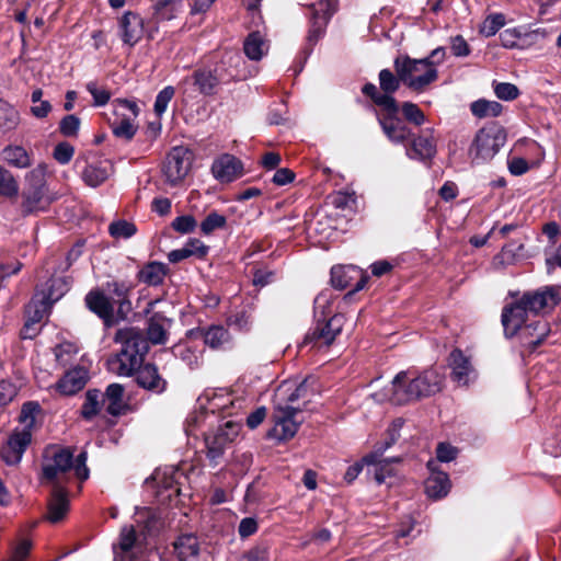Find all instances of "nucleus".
<instances>
[{
  "label": "nucleus",
  "instance_id": "6",
  "mask_svg": "<svg viewBox=\"0 0 561 561\" xmlns=\"http://www.w3.org/2000/svg\"><path fill=\"white\" fill-rule=\"evenodd\" d=\"M193 162V153L190 149L179 146L167 154L162 172L165 182L171 186L180 184L188 174Z\"/></svg>",
  "mask_w": 561,
  "mask_h": 561
},
{
  "label": "nucleus",
  "instance_id": "1",
  "mask_svg": "<svg viewBox=\"0 0 561 561\" xmlns=\"http://www.w3.org/2000/svg\"><path fill=\"white\" fill-rule=\"evenodd\" d=\"M445 58L443 47L435 48L428 57L414 59L408 55H400L393 61L394 71L402 79V83L416 92H423L431 83L437 80L436 66Z\"/></svg>",
  "mask_w": 561,
  "mask_h": 561
},
{
  "label": "nucleus",
  "instance_id": "48",
  "mask_svg": "<svg viewBox=\"0 0 561 561\" xmlns=\"http://www.w3.org/2000/svg\"><path fill=\"white\" fill-rule=\"evenodd\" d=\"M363 94L370 98L371 101L382 110H391L396 111V99L393 96L383 95L382 92H379L377 87L374 83H366L362 88Z\"/></svg>",
  "mask_w": 561,
  "mask_h": 561
},
{
  "label": "nucleus",
  "instance_id": "10",
  "mask_svg": "<svg viewBox=\"0 0 561 561\" xmlns=\"http://www.w3.org/2000/svg\"><path fill=\"white\" fill-rule=\"evenodd\" d=\"M115 106V113L121 118L111 124L112 131L117 138L130 140L138 129L134 119L139 114V107L135 102L128 100H116Z\"/></svg>",
  "mask_w": 561,
  "mask_h": 561
},
{
  "label": "nucleus",
  "instance_id": "29",
  "mask_svg": "<svg viewBox=\"0 0 561 561\" xmlns=\"http://www.w3.org/2000/svg\"><path fill=\"white\" fill-rule=\"evenodd\" d=\"M88 378V371L84 368H75L58 380L55 389L62 396H72L85 386Z\"/></svg>",
  "mask_w": 561,
  "mask_h": 561
},
{
  "label": "nucleus",
  "instance_id": "13",
  "mask_svg": "<svg viewBox=\"0 0 561 561\" xmlns=\"http://www.w3.org/2000/svg\"><path fill=\"white\" fill-rule=\"evenodd\" d=\"M87 308L103 320L104 325L110 328L113 327L118 319L117 313H114V305L107 295L100 290H90L84 298Z\"/></svg>",
  "mask_w": 561,
  "mask_h": 561
},
{
  "label": "nucleus",
  "instance_id": "3",
  "mask_svg": "<svg viewBox=\"0 0 561 561\" xmlns=\"http://www.w3.org/2000/svg\"><path fill=\"white\" fill-rule=\"evenodd\" d=\"M506 142L503 127L490 124L479 129L469 147L468 154L473 164L492 160Z\"/></svg>",
  "mask_w": 561,
  "mask_h": 561
},
{
  "label": "nucleus",
  "instance_id": "20",
  "mask_svg": "<svg viewBox=\"0 0 561 561\" xmlns=\"http://www.w3.org/2000/svg\"><path fill=\"white\" fill-rule=\"evenodd\" d=\"M211 173L216 180L229 183L243 174V164L234 156L225 153L213 162Z\"/></svg>",
  "mask_w": 561,
  "mask_h": 561
},
{
  "label": "nucleus",
  "instance_id": "54",
  "mask_svg": "<svg viewBox=\"0 0 561 561\" xmlns=\"http://www.w3.org/2000/svg\"><path fill=\"white\" fill-rule=\"evenodd\" d=\"M244 400L242 399H232L230 394L225 396H215L211 400V405L214 409L219 410L222 413L231 415L236 409H241Z\"/></svg>",
  "mask_w": 561,
  "mask_h": 561
},
{
  "label": "nucleus",
  "instance_id": "41",
  "mask_svg": "<svg viewBox=\"0 0 561 561\" xmlns=\"http://www.w3.org/2000/svg\"><path fill=\"white\" fill-rule=\"evenodd\" d=\"M267 49V44L260 32L250 33L243 44L244 54L251 60L262 59Z\"/></svg>",
  "mask_w": 561,
  "mask_h": 561
},
{
  "label": "nucleus",
  "instance_id": "43",
  "mask_svg": "<svg viewBox=\"0 0 561 561\" xmlns=\"http://www.w3.org/2000/svg\"><path fill=\"white\" fill-rule=\"evenodd\" d=\"M174 551L180 561H187L190 558L197 557L199 552L198 540L193 535H183L174 542Z\"/></svg>",
  "mask_w": 561,
  "mask_h": 561
},
{
  "label": "nucleus",
  "instance_id": "46",
  "mask_svg": "<svg viewBox=\"0 0 561 561\" xmlns=\"http://www.w3.org/2000/svg\"><path fill=\"white\" fill-rule=\"evenodd\" d=\"M228 324L239 331L248 332L253 324V307L245 305L236 310L227 320Z\"/></svg>",
  "mask_w": 561,
  "mask_h": 561
},
{
  "label": "nucleus",
  "instance_id": "17",
  "mask_svg": "<svg viewBox=\"0 0 561 561\" xmlns=\"http://www.w3.org/2000/svg\"><path fill=\"white\" fill-rule=\"evenodd\" d=\"M31 439L32 434L28 430L13 432L0 449L1 459L9 466L18 465Z\"/></svg>",
  "mask_w": 561,
  "mask_h": 561
},
{
  "label": "nucleus",
  "instance_id": "16",
  "mask_svg": "<svg viewBox=\"0 0 561 561\" xmlns=\"http://www.w3.org/2000/svg\"><path fill=\"white\" fill-rule=\"evenodd\" d=\"M386 113L380 115L377 114V121L387 136V138L394 144H403L410 136V129L402 123L398 117L399 105L396 103V111L383 110Z\"/></svg>",
  "mask_w": 561,
  "mask_h": 561
},
{
  "label": "nucleus",
  "instance_id": "37",
  "mask_svg": "<svg viewBox=\"0 0 561 561\" xmlns=\"http://www.w3.org/2000/svg\"><path fill=\"white\" fill-rule=\"evenodd\" d=\"M2 159L11 167L26 169L32 165L30 152L22 146L9 145L2 150Z\"/></svg>",
  "mask_w": 561,
  "mask_h": 561
},
{
  "label": "nucleus",
  "instance_id": "28",
  "mask_svg": "<svg viewBox=\"0 0 561 561\" xmlns=\"http://www.w3.org/2000/svg\"><path fill=\"white\" fill-rule=\"evenodd\" d=\"M444 377L435 369H427L416 377H412L417 400L433 396L442 390Z\"/></svg>",
  "mask_w": 561,
  "mask_h": 561
},
{
  "label": "nucleus",
  "instance_id": "14",
  "mask_svg": "<svg viewBox=\"0 0 561 561\" xmlns=\"http://www.w3.org/2000/svg\"><path fill=\"white\" fill-rule=\"evenodd\" d=\"M226 428H218L215 433L209 434L205 438L207 448V458L211 463L217 465L225 453V449L237 435L236 425L231 422L226 423Z\"/></svg>",
  "mask_w": 561,
  "mask_h": 561
},
{
  "label": "nucleus",
  "instance_id": "57",
  "mask_svg": "<svg viewBox=\"0 0 561 561\" xmlns=\"http://www.w3.org/2000/svg\"><path fill=\"white\" fill-rule=\"evenodd\" d=\"M227 225V218L217 211H210L201 224L202 233L209 236L217 229H222Z\"/></svg>",
  "mask_w": 561,
  "mask_h": 561
},
{
  "label": "nucleus",
  "instance_id": "35",
  "mask_svg": "<svg viewBox=\"0 0 561 561\" xmlns=\"http://www.w3.org/2000/svg\"><path fill=\"white\" fill-rule=\"evenodd\" d=\"M378 454H371L366 456L363 461L367 465H374V478L378 484L386 483L388 479L397 476L394 468L396 463L401 461L400 458H391L381 461H377Z\"/></svg>",
  "mask_w": 561,
  "mask_h": 561
},
{
  "label": "nucleus",
  "instance_id": "32",
  "mask_svg": "<svg viewBox=\"0 0 561 561\" xmlns=\"http://www.w3.org/2000/svg\"><path fill=\"white\" fill-rule=\"evenodd\" d=\"M48 512L46 515L47 520L50 523H58L65 518L69 511V500L67 492L60 488L55 486L47 505Z\"/></svg>",
  "mask_w": 561,
  "mask_h": 561
},
{
  "label": "nucleus",
  "instance_id": "61",
  "mask_svg": "<svg viewBox=\"0 0 561 561\" xmlns=\"http://www.w3.org/2000/svg\"><path fill=\"white\" fill-rule=\"evenodd\" d=\"M80 118L73 114L66 115L59 123V131L65 137H77L80 128Z\"/></svg>",
  "mask_w": 561,
  "mask_h": 561
},
{
  "label": "nucleus",
  "instance_id": "19",
  "mask_svg": "<svg viewBox=\"0 0 561 561\" xmlns=\"http://www.w3.org/2000/svg\"><path fill=\"white\" fill-rule=\"evenodd\" d=\"M130 285L126 282L112 280L104 285L102 291L110 297L113 305L117 306L118 319L125 320L131 311V302L129 300Z\"/></svg>",
  "mask_w": 561,
  "mask_h": 561
},
{
  "label": "nucleus",
  "instance_id": "25",
  "mask_svg": "<svg viewBox=\"0 0 561 561\" xmlns=\"http://www.w3.org/2000/svg\"><path fill=\"white\" fill-rule=\"evenodd\" d=\"M53 199L47 195V188L26 187L22 193L21 211L28 216L45 210Z\"/></svg>",
  "mask_w": 561,
  "mask_h": 561
},
{
  "label": "nucleus",
  "instance_id": "30",
  "mask_svg": "<svg viewBox=\"0 0 561 561\" xmlns=\"http://www.w3.org/2000/svg\"><path fill=\"white\" fill-rule=\"evenodd\" d=\"M408 153L410 158L431 160L436 154V141L432 130L425 129L417 137L413 138Z\"/></svg>",
  "mask_w": 561,
  "mask_h": 561
},
{
  "label": "nucleus",
  "instance_id": "55",
  "mask_svg": "<svg viewBox=\"0 0 561 561\" xmlns=\"http://www.w3.org/2000/svg\"><path fill=\"white\" fill-rule=\"evenodd\" d=\"M138 515H139L138 523L144 524V528L147 530V533L149 535L158 531L159 528L162 526V520L154 510L146 507V508H142L138 513Z\"/></svg>",
  "mask_w": 561,
  "mask_h": 561
},
{
  "label": "nucleus",
  "instance_id": "42",
  "mask_svg": "<svg viewBox=\"0 0 561 561\" xmlns=\"http://www.w3.org/2000/svg\"><path fill=\"white\" fill-rule=\"evenodd\" d=\"M168 267L160 262H150L146 264L139 272V279L150 286L160 285L165 275Z\"/></svg>",
  "mask_w": 561,
  "mask_h": 561
},
{
  "label": "nucleus",
  "instance_id": "11",
  "mask_svg": "<svg viewBox=\"0 0 561 561\" xmlns=\"http://www.w3.org/2000/svg\"><path fill=\"white\" fill-rule=\"evenodd\" d=\"M368 280V276L354 265H336L331 268V284L336 289L352 287L348 295L362 290Z\"/></svg>",
  "mask_w": 561,
  "mask_h": 561
},
{
  "label": "nucleus",
  "instance_id": "62",
  "mask_svg": "<svg viewBox=\"0 0 561 561\" xmlns=\"http://www.w3.org/2000/svg\"><path fill=\"white\" fill-rule=\"evenodd\" d=\"M46 165L38 164L36 168L31 170L26 176L27 187L30 188H47L45 182Z\"/></svg>",
  "mask_w": 561,
  "mask_h": 561
},
{
  "label": "nucleus",
  "instance_id": "59",
  "mask_svg": "<svg viewBox=\"0 0 561 561\" xmlns=\"http://www.w3.org/2000/svg\"><path fill=\"white\" fill-rule=\"evenodd\" d=\"M39 411L41 407L35 401H28L22 405L20 421L25 424V430L31 432V428L35 424L36 415L39 413Z\"/></svg>",
  "mask_w": 561,
  "mask_h": 561
},
{
  "label": "nucleus",
  "instance_id": "4",
  "mask_svg": "<svg viewBox=\"0 0 561 561\" xmlns=\"http://www.w3.org/2000/svg\"><path fill=\"white\" fill-rule=\"evenodd\" d=\"M87 458L85 451H81L77 458L73 459V454L69 449H54L51 457L43 467L44 477L48 480H56L70 469H73L80 480H87L89 478Z\"/></svg>",
  "mask_w": 561,
  "mask_h": 561
},
{
  "label": "nucleus",
  "instance_id": "52",
  "mask_svg": "<svg viewBox=\"0 0 561 561\" xmlns=\"http://www.w3.org/2000/svg\"><path fill=\"white\" fill-rule=\"evenodd\" d=\"M505 25V15L503 13H493L488 15L480 25V34L485 37L495 35L500 28Z\"/></svg>",
  "mask_w": 561,
  "mask_h": 561
},
{
  "label": "nucleus",
  "instance_id": "45",
  "mask_svg": "<svg viewBox=\"0 0 561 561\" xmlns=\"http://www.w3.org/2000/svg\"><path fill=\"white\" fill-rule=\"evenodd\" d=\"M172 352L175 357L180 358L191 369L199 367L202 363V352L197 347L187 343H179L173 346Z\"/></svg>",
  "mask_w": 561,
  "mask_h": 561
},
{
  "label": "nucleus",
  "instance_id": "36",
  "mask_svg": "<svg viewBox=\"0 0 561 561\" xmlns=\"http://www.w3.org/2000/svg\"><path fill=\"white\" fill-rule=\"evenodd\" d=\"M125 388L121 383H111L102 396L106 403V412L113 416L123 414L127 408L124 401Z\"/></svg>",
  "mask_w": 561,
  "mask_h": 561
},
{
  "label": "nucleus",
  "instance_id": "15",
  "mask_svg": "<svg viewBox=\"0 0 561 561\" xmlns=\"http://www.w3.org/2000/svg\"><path fill=\"white\" fill-rule=\"evenodd\" d=\"M520 299L531 314H539L546 309H552L560 301L558 290L550 286L534 291H526Z\"/></svg>",
  "mask_w": 561,
  "mask_h": 561
},
{
  "label": "nucleus",
  "instance_id": "39",
  "mask_svg": "<svg viewBox=\"0 0 561 561\" xmlns=\"http://www.w3.org/2000/svg\"><path fill=\"white\" fill-rule=\"evenodd\" d=\"M69 290V284L64 277H51L44 289L37 291L39 297L48 305L53 306Z\"/></svg>",
  "mask_w": 561,
  "mask_h": 561
},
{
  "label": "nucleus",
  "instance_id": "63",
  "mask_svg": "<svg viewBox=\"0 0 561 561\" xmlns=\"http://www.w3.org/2000/svg\"><path fill=\"white\" fill-rule=\"evenodd\" d=\"M401 110L408 122L413 123L416 126H420L425 122V115L416 104L412 102H404Z\"/></svg>",
  "mask_w": 561,
  "mask_h": 561
},
{
  "label": "nucleus",
  "instance_id": "27",
  "mask_svg": "<svg viewBox=\"0 0 561 561\" xmlns=\"http://www.w3.org/2000/svg\"><path fill=\"white\" fill-rule=\"evenodd\" d=\"M172 322V319L165 317L162 312H154L148 319L146 336L148 344H165L169 339V330Z\"/></svg>",
  "mask_w": 561,
  "mask_h": 561
},
{
  "label": "nucleus",
  "instance_id": "58",
  "mask_svg": "<svg viewBox=\"0 0 561 561\" xmlns=\"http://www.w3.org/2000/svg\"><path fill=\"white\" fill-rule=\"evenodd\" d=\"M108 232L113 238L128 239L137 232V228L133 222L126 220H117L110 225Z\"/></svg>",
  "mask_w": 561,
  "mask_h": 561
},
{
  "label": "nucleus",
  "instance_id": "53",
  "mask_svg": "<svg viewBox=\"0 0 561 561\" xmlns=\"http://www.w3.org/2000/svg\"><path fill=\"white\" fill-rule=\"evenodd\" d=\"M19 193V184L13 174L0 165V195L15 197Z\"/></svg>",
  "mask_w": 561,
  "mask_h": 561
},
{
  "label": "nucleus",
  "instance_id": "50",
  "mask_svg": "<svg viewBox=\"0 0 561 561\" xmlns=\"http://www.w3.org/2000/svg\"><path fill=\"white\" fill-rule=\"evenodd\" d=\"M50 308L51 306L44 301L39 294H35L26 307V319L37 325Z\"/></svg>",
  "mask_w": 561,
  "mask_h": 561
},
{
  "label": "nucleus",
  "instance_id": "7",
  "mask_svg": "<svg viewBox=\"0 0 561 561\" xmlns=\"http://www.w3.org/2000/svg\"><path fill=\"white\" fill-rule=\"evenodd\" d=\"M310 27L307 44L311 49L324 35L327 25L337 8V0H319L311 7Z\"/></svg>",
  "mask_w": 561,
  "mask_h": 561
},
{
  "label": "nucleus",
  "instance_id": "9",
  "mask_svg": "<svg viewBox=\"0 0 561 561\" xmlns=\"http://www.w3.org/2000/svg\"><path fill=\"white\" fill-rule=\"evenodd\" d=\"M300 412L299 407H274L273 419L275 425L270 433L271 436L279 440L293 438L302 422V419L298 417Z\"/></svg>",
  "mask_w": 561,
  "mask_h": 561
},
{
  "label": "nucleus",
  "instance_id": "5",
  "mask_svg": "<svg viewBox=\"0 0 561 561\" xmlns=\"http://www.w3.org/2000/svg\"><path fill=\"white\" fill-rule=\"evenodd\" d=\"M325 306L320 305V300H316L314 317L317 323L314 328L306 335L304 343H319L323 345H330L339 335L344 325V316L335 313L329 319H325L324 314Z\"/></svg>",
  "mask_w": 561,
  "mask_h": 561
},
{
  "label": "nucleus",
  "instance_id": "56",
  "mask_svg": "<svg viewBox=\"0 0 561 561\" xmlns=\"http://www.w3.org/2000/svg\"><path fill=\"white\" fill-rule=\"evenodd\" d=\"M402 426L403 420L396 419L387 431V439L383 443H380L376 446L375 453L378 455H382L388 448H390L400 438V430L402 428Z\"/></svg>",
  "mask_w": 561,
  "mask_h": 561
},
{
  "label": "nucleus",
  "instance_id": "2",
  "mask_svg": "<svg viewBox=\"0 0 561 561\" xmlns=\"http://www.w3.org/2000/svg\"><path fill=\"white\" fill-rule=\"evenodd\" d=\"M114 341L121 345V350L112 362L113 369L119 376H133L149 351L148 340L141 329L124 327L116 331Z\"/></svg>",
  "mask_w": 561,
  "mask_h": 561
},
{
  "label": "nucleus",
  "instance_id": "34",
  "mask_svg": "<svg viewBox=\"0 0 561 561\" xmlns=\"http://www.w3.org/2000/svg\"><path fill=\"white\" fill-rule=\"evenodd\" d=\"M111 172V163L103 160L87 164L81 172V176L87 185L96 187L108 179Z\"/></svg>",
  "mask_w": 561,
  "mask_h": 561
},
{
  "label": "nucleus",
  "instance_id": "49",
  "mask_svg": "<svg viewBox=\"0 0 561 561\" xmlns=\"http://www.w3.org/2000/svg\"><path fill=\"white\" fill-rule=\"evenodd\" d=\"M19 123V112L11 104L0 99V130H13L16 128Z\"/></svg>",
  "mask_w": 561,
  "mask_h": 561
},
{
  "label": "nucleus",
  "instance_id": "21",
  "mask_svg": "<svg viewBox=\"0 0 561 561\" xmlns=\"http://www.w3.org/2000/svg\"><path fill=\"white\" fill-rule=\"evenodd\" d=\"M118 25L122 41L130 47L135 46L144 36V19L135 12H125L119 19Z\"/></svg>",
  "mask_w": 561,
  "mask_h": 561
},
{
  "label": "nucleus",
  "instance_id": "47",
  "mask_svg": "<svg viewBox=\"0 0 561 561\" xmlns=\"http://www.w3.org/2000/svg\"><path fill=\"white\" fill-rule=\"evenodd\" d=\"M472 114L479 118L496 117L503 111V105L496 101L480 99L470 105Z\"/></svg>",
  "mask_w": 561,
  "mask_h": 561
},
{
  "label": "nucleus",
  "instance_id": "60",
  "mask_svg": "<svg viewBox=\"0 0 561 561\" xmlns=\"http://www.w3.org/2000/svg\"><path fill=\"white\" fill-rule=\"evenodd\" d=\"M495 95L503 101H513L518 98V88L510 82H495L493 83Z\"/></svg>",
  "mask_w": 561,
  "mask_h": 561
},
{
  "label": "nucleus",
  "instance_id": "26",
  "mask_svg": "<svg viewBox=\"0 0 561 561\" xmlns=\"http://www.w3.org/2000/svg\"><path fill=\"white\" fill-rule=\"evenodd\" d=\"M188 335L193 339H202L205 345L213 350L221 348L231 340L229 331L222 325H210L191 330Z\"/></svg>",
  "mask_w": 561,
  "mask_h": 561
},
{
  "label": "nucleus",
  "instance_id": "38",
  "mask_svg": "<svg viewBox=\"0 0 561 561\" xmlns=\"http://www.w3.org/2000/svg\"><path fill=\"white\" fill-rule=\"evenodd\" d=\"M193 84L204 95H213L220 85L207 66L196 69L191 77Z\"/></svg>",
  "mask_w": 561,
  "mask_h": 561
},
{
  "label": "nucleus",
  "instance_id": "64",
  "mask_svg": "<svg viewBox=\"0 0 561 561\" xmlns=\"http://www.w3.org/2000/svg\"><path fill=\"white\" fill-rule=\"evenodd\" d=\"M239 561H270V548L266 545H257L243 552Z\"/></svg>",
  "mask_w": 561,
  "mask_h": 561
},
{
  "label": "nucleus",
  "instance_id": "24",
  "mask_svg": "<svg viewBox=\"0 0 561 561\" xmlns=\"http://www.w3.org/2000/svg\"><path fill=\"white\" fill-rule=\"evenodd\" d=\"M308 379L302 380L300 383L294 381H284L279 385L275 394L274 407H294L293 404L299 399L308 396Z\"/></svg>",
  "mask_w": 561,
  "mask_h": 561
},
{
  "label": "nucleus",
  "instance_id": "18",
  "mask_svg": "<svg viewBox=\"0 0 561 561\" xmlns=\"http://www.w3.org/2000/svg\"><path fill=\"white\" fill-rule=\"evenodd\" d=\"M529 313L520 298L514 304L505 306L501 316L505 335L513 337L522 329Z\"/></svg>",
  "mask_w": 561,
  "mask_h": 561
},
{
  "label": "nucleus",
  "instance_id": "23",
  "mask_svg": "<svg viewBox=\"0 0 561 561\" xmlns=\"http://www.w3.org/2000/svg\"><path fill=\"white\" fill-rule=\"evenodd\" d=\"M136 382L139 387L151 391L153 393H162L168 386V382L159 374L158 367L153 364H141L139 368L135 369Z\"/></svg>",
  "mask_w": 561,
  "mask_h": 561
},
{
  "label": "nucleus",
  "instance_id": "33",
  "mask_svg": "<svg viewBox=\"0 0 561 561\" xmlns=\"http://www.w3.org/2000/svg\"><path fill=\"white\" fill-rule=\"evenodd\" d=\"M549 332V323L540 319L526 325L522 331V336L527 348L534 352L543 343Z\"/></svg>",
  "mask_w": 561,
  "mask_h": 561
},
{
  "label": "nucleus",
  "instance_id": "31",
  "mask_svg": "<svg viewBox=\"0 0 561 561\" xmlns=\"http://www.w3.org/2000/svg\"><path fill=\"white\" fill-rule=\"evenodd\" d=\"M434 461H428L427 467L432 471L425 481L426 494L432 499H440L447 495L450 489L448 474L442 471H435Z\"/></svg>",
  "mask_w": 561,
  "mask_h": 561
},
{
  "label": "nucleus",
  "instance_id": "12",
  "mask_svg": "<svg viewBox=\"0 0 561 561\" xmlns=\"http://www.w3.org/2000/svg\"><path fill=\"white\" fill-rule=\"evenodd\" d=\"M385 397L393 404L402 405L417 400L415 385L408 371H400L393 378L391 386L386 390Z\"/></svg>",
  "mask_w": 561,
  "mask_h": 561
},
{
  "label": "nucleus",
  "instance_id": "44",
  "mask_svg": "<svg viewBox=\"0 0 561 561\" xmlns=\"http://www.w3.org/2000/svg\"><path fill=\"white\" fill-rule=\"evenodd\" d=\"M103 404L104 396H102V392L98 389H89L85 392V400L81 407V416L87 421H91L101 411Z\"/></svg>",
  "mask_w": 561,
  "mask_h": 561
},
{
  "label": "nucleus",
  "instance_id": "40",
  "mask_svg": "<svg viewBox=\"0 0 561 561\" xmlns=\"http://www.w3.org/2000/svg\"><path fill=\"white\" fill-rule=\"evenodd\" d=\"M183 0H151L152 19L156 23L175 18Z\"/></svg>",
  "mask_w": 561,
  "mask_h": 561
},
{
  "label": "nucleus",
  "instance_id": "8",
  "mask_svg": "<svg viewBox=\"0 0 561 561\" xmlns=\"http://www.w3.org/2000/svg\"><path fill=\"white\" fill-rule=\"evenodd\" d=\"M244 65L242 56L237 51H225L220 59L207 68L214 75L219 84H228L232 81L243 80L247 76L240 69Z\"/></svg>",
  "mask_w": 561,
  "mask_h": 561
},
{
  "label": "nucleus",
  "instance_id": "51",
  "mask_svg": "<svg viewBox=\"0 0 561 561\" xmlns=\"http://www.w3.org/2000/svg\"><path fill=\"white\" fill-rule=\"evenodd\" d=\"M379 85L383 95L392 96L400 88L402 79L389 69H381L378 75Z\"/></svg>",
  "mask_w": 561,
  "mask_h": 561
},
{
  "label": "nucleus",
  "instance_id": "22",
  "mask_svg": "<svg viewBox=\"0 0 561 561\" xmlns=\"http://www.w3.org/2000/svg\"><path fill=\"white\" fill-rule=\"evenodd\" d=\"M449 366L451 368V379L459 386H467L476 378V370L470 358L459 348H456L450 353Z\"/></svg>",
  "mask_w": 561,
  "mask_h": 561
}]
</instances>
